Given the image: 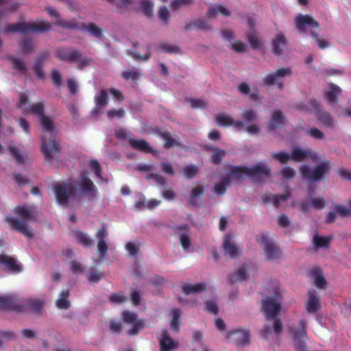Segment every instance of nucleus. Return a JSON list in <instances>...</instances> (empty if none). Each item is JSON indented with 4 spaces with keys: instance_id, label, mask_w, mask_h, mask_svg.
<instances>
[{
    "instance_id": "nucleus-1",
    "label": "nucleus",
    "mask_w": 351,
    "mask_h": 351,
    "mask_svg": "<svg viewBox=\"0 0 351 351\" xmlns=\"http://www.w3.org/2000/svg\"><path fill=\"white\" fill-rule=\"evenodd\" d=\"M40 123L43 132H49L51 136L49 141H47L45 136L41 140V152L45 156V160L51 162L53 156L58 154L60 152V144L55 138V125L53 121L47 115L41 117Z\"/></svg>"
},
{
    "instance_id": "nucleus-2",
    "label": "nucleus",
    "mask_w": 351,
    "mask_h": 351,
    "mask_svg": "<svg viewBox=\"0 0 351 351\" xmlns=\"http://www.w3.org/2000/svg\"><path fill=\"white\" fill-rule=\"evenodd\" d=\"M243 175H245L254 180L256 183L261 184L263 183L265 178L270 176L271 170L269 167L263 162H259L250 168L244 166L234 165L229 167V176H235L237 180H241Z\"/></svg>"
},
{
    "instance_id": "nucleus-3",
    "label": "nucleus",
    "mask_w": 351,
    "mask_h": 351,
    "mask_svg": "<svg viewBox=\"0 0 351 351\" xmlns=\"http://www.w3.org/2000/svg\"><path fill=\"white\" fill-rule=\"evenodd\" d=\"M295 27L300 34L309 32L311 38L315 40L319 48L324 49L330 46V43L319 38V23L311 16L307 14H299L295 18Z\"/></svg>"
},
{
    "instance_id": "nucleus-4",
    "label": "nucleus",
    "mask_w": 351,
    "mask_h": 351,
    "mask_svg": "<svg viewBox=\"0 0 351 351\" xmlns=\"http://www.w3.org/2000/svg\"><path fill=\"white\" fill-rule=\"evenodd\" d=\"M14 212L18 218L5 217L6 221L10 228L21 232L28 239L33 238L34 234L32 228L28 226L29 222L34 218L32 210L25 206H18L14 208Z\"/></svg>"
},
{
    "instance_id": "nucleus-5",
    "label": "nucleus",
    "mask_w": 351,
    "mask_h": 351,
    "mask_svg": "<svg viewBox=\"0 0 351 351\" xmlns=\"http://www.w3.org/2000/svg\"><path fill=\"white\" fill-rule=\"evenodd\" d=\"M51 29V25L49 22L41 21L38 23H26L19 22L13 24H9L5 27V32L27 34L29 32L42 33Z\"/></svg>"
},
{
    "instance_id": "nucleus-6",
    "label": "nucleus",
    "mask_w": 351,
    "mask_h": 351,
    "mask_svg": "<svg viewBox=\"0 0 351 351\" xmlns=\"http://www.w3.org/2000/svg\"><path fill=\"white\" fill-rule=\"evenodd\" d=\"M53 190L57 203L63 206H67L69 200L73 198L77 192L76 187L71 182H56Z\"/></svg>"
},
{
    "instance_id": "nucleus-7",
    "label": "nucleus",
    "mask_w": 351,
    "mask_h": 351,
    "mask_svg": "<svg viewBox=\"0 0 351 351\" xmlns=\"http://www.w3.org/2000/svg\"><path fill=\"white\" fill-rule=\"evenodd\" d=\"M330 168V162L328 160L324 161L311 169L306 165H302L300 168L303 180L310 182H316L322 179L325 174L328 173Z\"/></svg>"
},
{
    "instance_id": "nucleus-8",
    "label": "nucleus",
    "mask_w": 351,
    "mask_h": 351,
    "mask_svg": "<svg viewBox=\"0 0 351 351\" xmlns=\"http://www.w3.org/2000/svg\"><path fill=\"white\" fill-rule=\"evenodd\" d=\"M307 322L305 319H301L298 327H291L289 330L295 342V346L298 351H306V342L304 339L307 337L306 331Z\"/></svg>"
},
{
    "instance_id": "nucleus-9",
    "label": "nucleus",
    "mask_w": 351,
    "mask_h": 351,
    "mask_svg": "<svg viewBox=\"0 0 351 351\" xmlns=\"http://www.w3.org/2000/svg\"><path fill=\"white\" fill-rule=\"evenodd\" d=\"M77 185L82 192L87 195L89 201H93L97 196V189L93 182L88 178V172L81 173L77 180Z\"/></svg>"
},
{
    "instance_id": "nucleus-10",
    "label": "nucleus",
    "mask_w": 351,
    "mask_h": 351,
    "mask_svg": "<svg viewBox=\"0 0 351 351\" xmlns=\"http://www.w3.org/2000/svg\"><path fill=\"white\" fill-rule=\"evenodd\" d=\"M0 268L5 272L16 274L22 271L23 265L14 257L5 254H0Z\"/></svg>"
},
{
    "instance_id": "nucleus-11",
    "label": "nucleus",
    "mask_w": 351,
    "mask_h": 351,
    "mask_svg": "<svg viewBox=\"0 0 351 351\" xmlns=\"http://www.w3.org/2000/svg\"><path fill=\"white\" fill-rule=\"evenodd\" d=\"M280 294L278 290L276 291L274 300L267 297L263 300L262 311L265 314L267 319L275 318L281 309V306L276 300L278 299Z\"/></svg>"
},
{
    "instance_id": "nucleus-12",
    "label": "nucleus",
    "mask_w": 351,
    "mask_h": 351,
    "mask_svg": "<svg viewBox=\"0 0 351 351\" xmlns=\"http://www.w3.org/2000/svg\"><path fill=\"white\" fill-rule=\"evenodd\" d=\"M292 74V70L291 68H280L278 69L276 72L269 73L263 80V85L265 86H273L276 83L280 89H282L284 87V83L282 82H278V77H284L287 75H291Z\"/></svg>"
},
{
    "instance_id": "nucleus-13",
    "label": "nucleus",
    "mask_w": 351,
    "mask_h": 351,
    "mask_svg": "<svg viewBox=\"0 0 351 351\" xmlns=\"http://www.w3.org/2000/svg\"><path fill=\"white\" fill-rule=\"evenodd\" d=\"M250 332L247 329L239 328L229 330L227 339H232L237 346H244L250 343Z\"/></svg>"
},
{
    "instance_id": "nucleus-14",
    "label": "nucleus",
    "mask_w": 351,
    "mask_h": 351,
    "mask_svg": "<svg viewBox=\"0 0 351 351\" xmlns=\"http://www.w3.org/2000/svg\"><path fill=\"white\" fill-rule=\"evenodd\" d=\"M256 241L263 247L269 259L277 258L280 256L279 250L270 241L267 235L261 234L256 237Z\"/></svg>"
},
{
    "instance_id": "nucleus-15",
    "label": "nucleus",
    "mask_w": 351,
    "mask_h": 351,
    "mask_svg": "<svg viewBox=\"0 0 351 351\" xmlns=\"http://www.w3.org/2000/svg\"><path fill=\"white\" fill-rule=\"evenodd\" d=\"M291 157L293 161L298 162L306 159H311L313 162H316L318 160V156L315 152L309 149H302L299 147L293 148Z\"/></svg>"
},
{
    "instance_id": "nucleus-16",
    "label": "nucleus",
    "mask_w": 351,
    "mask_h": 351,
    "mask_svg": "<svg viewBox=\"0 0 351 351\" xmlns=\"http://www.w3.org/2000/svg\"><path fill=\"white\" fill-rule=\"evenodd\" d=\"M56 56L62 62L73 63L81 58L82 53L76 49L60 47L56 51Z\"/></svg>"
},
{
    "instance_id": "nucleus-17",
    "label": "nucleus",
    "mask_w": 351,
    "mask_h": 351,
    "mask_svg": "<svg viewBox=\"0 0 351 351\" xmlns=\"http://www.w3.org/2000/svg\"><path fill=\"white\" fill-rule=\"evenodd\" d=\"M0 310L23 312V305L19 304L18 300L13 295L0 296Z\"/></svg>"
},
{
    "instance_id": "nucleus-18",
    "label": "nucleus",
    "mask_w": 351,
    "mask_h": 351,
    "mask_svg": "<svg viewBox=\"0 0 351 351\" xmlns=\"http://www.w3.org/2000/svg\"><path fill=\"white\" fill-rule=\"evenodd\" d=\"M158 342L160 351H173L179 347V343L171 337L167 330L162 331Z\"/></svg>"
},
{
    "instance_id": "nucleus-19",
    "label": "nucleus",
    "mask_w": 351,
    "mask_h": 351,
    "mask_svg": "<svg viewBox=\"0 0 351 351\" xmlns=\"http://www.w3.org/2000/svg\"><path fill=\"white\" fill-rule=\"evenodd\" d=\"M108 232L107 226L104 224L95 233V237L98 240L97 250L102 258H104L108 250V246L105 241Z\"/></svg>"
},
{
    "instance_id": "nucleus-20",
    "label": "nucleus",
    "mask_w": 351,
    "mask_h": 351,
    "mask_svg": "<svg viewBox=\"0 0 351 351\" xmlns=\"http://www.w3.org/2000/svg\"><path fill=\"white\" fill-rule=\"evenodd\" d=\"M321 308L320 296L314 289L308 291V298L306 303V310L310 314H313Z\"/></svg>"
},
{
    "instance_id": "nucleus-21",
    "label": "nucleus",
    "mask_w": 351,
    "mask_h": 351,
    "mask_svg": "<svg viewBox=\"0 0 351 351\" xmlns=\"http://www.w3.org/2000/svg\"><path fill=\"white\" fill-rule=\"evenodd\" d=\"M129 145L134 149L144 153L157 154L158 152L154 150L149 144L144 139L136 140L132 138L128 139Z\"/></svg>"
},
{
    "instance_id": "nucleus-22",
    "label": "nucleus",
    "mask_w": 351,
    "mask_h": 351,
    "mask_svg": "<svg viewBox=\"0 0 351 351\" xmlns=\"http://www.w3.org/2000/svg\"><path fill=\"white\" fill-rule=\"evenodd\" d=\"M224 254L230 258H234L239 256V250L237 245L232 242V236L230 234L224 237L223 243Z\"/></svg>"
},
{
    "instance_id": "nucleus-23",
    "label": "nucleus",
    "mask_w": 351,
    "mask_h": 351,
    "mask_svg": "<svg viewBox=\"0 0 351 351\" xmlns=\"http://www.w3.org/2000/svg\"><path fill=\"white\" fill-rule=\"evenodd\" d=\"M156 133L162 139L165 140L164 147L170 149L173 147H182V143L172 138L171 133L167 130H157Z\"/></svg>"
},
{
    "instance_id": "nucleus-24",
    "label": "nucleus",
    "mask_w": 351,
    "mask_h": 351,
    "mask_svg": "<svg viewBox=\"0 0 351 351\" xmlns=\"http://www.w3.org/2000/svg\"><path fill=\"white\" fill-rule=\"evenodd\" d=\"M287 44V41L285 35L281 32L278 33L271 42L273 53L276 55L282 54Z\"/></svg>"
},
{
    "instance_id": "nucleus-25",
    "label": "nucleus",
    "mask_w": 351,
    "mask_h": 351,
    "mask_svg": "<svg viewBox=\"0 0 351 351\" xmlns=\"http://www.w3.org/2000/svg\"><path fill=\"white\" fill-rule=\"evenodd\" d=\"M315 116L319 122L324 126L328 128H334V120L330 114L328 112L322 111L319 105L318 109L315 110Z\"/></svg>"
},
{
    "instance_id": "nucleus-26",
    "label": "nucleus",
    "mask_w": 351,
    "mask_h": 351,
    "mask_svg": "<svg viewBox=\"0 0 351 351\" xmlns=\"http://www.w3.org/2000/svg\"><path fill=\"white\" fill-rule=\"evenodd\" d=\"M290 197H291V193L287 192L285 194L277 195H264L261 197V199H262L263 202L265 204L271 202L274 206L278 207L280 202L287 201L289 198H290Z\"/></svg>"
},
{
    "instance_id": "nucleus-27",
    "label": "nucleus",
    "mask_w": 351,
    "mask_h": 351,
    "mask_svg": "<svg viewBox=\"0 0 351 351\" xmlns=\"http://www.w3.org/2000/svg\"><path fill=\"white\" fill-rule=\"evenodd\" d=\"M311 275L313 277L315 285L319 289H324L326 287V280L324 277L322 269L315 267L311 271Z\"/></svg>"
},
{
    "instance_id": "nucleus-28",
    "label": "nucleus",
    "mask_w": 351,
    "mask_h": 351,
    "mask_svg": "<svg viewBox=\"0 0 351 351\" xmlns=\"http://www.w3.org/2000/svg\"><path fill=\"white\" fill-rule=\"evenodd\" d=\"M108 91L102 89L99 91V95L95 97V108L93 110L94 114H97L99 110L108 104Z\"/></svg>"
},
{
    "instance_id": "nucleus-29",
    "label": "nucleus",
    "mask_w": 351,
    "mask_h": 351,
    "mask_svg": "<svg viewBox=\"0 0 351 351\" xmlns=\"http://www.w3.org/2000/svg\"><path fill=\"white\" fill-rule=\"evenodd\" d=\"M69 295L70 291L69 289H64L60 292L59 298L56 302L58 308L66 310L70 308L71 302L68 300Z\"/></svg>"
},
{
    "instance_id": "nucleus-30",
    "label": "nucleus",
    "mask_w": 351,
    "mask_h": 351,
    "mask_svg": "<svg viewBox=\"0 0 351 351\" xmlns=\"http://www.w3.org/2000/svg\"><path fill=\"white\" fill-rule=\"evenodd\" d=\"M318 107L319 102L315 99H311L308 101V104L304 102H299L294 106L296 110L306 112L315 111L316 109H318Z\"/></svg>"
},
{
    "instance_id": "nucleus-31",
    "label": "nucleus",
    "mask_w": 351,
    "mask_h": 351,
    "mask_svg": "<svg viewBox=\"0 0 351 351\" xmlns=\"http://www.w3.org/2000/svg\"><path fill=\"white\" fill-rule=\"evenodd\" d=\"M341 92V88L335 84L330 85L329 89L325 92V97L329 104H334L337 101L338 96Z\"/></svg>"
},
{
    "instance_id": "nucleus-32",
    "label": "nucleus",
    "mask_w": 351,
    "mask_h": 351,
    "mask_svg": "<svg viewBox=\"0 0 351 351\" xmlns=\"http://www.w3.org/2000/svg\"><path fill=\"white\" fill-rule=\"evenodd\" d=\"M182 291L185 295L196 293L204 291L206 289V285L204 282L196 283L194 285L186 284L182 287Z\"/></svg>"
},
{
    "instance_id": "nucleus-33",
    "label": "nucleus",
    "mask_w": 351,
    "mask_h": 351,
    "mask_svg": "<svg viewBox=\"0 0 351 351\" xmlns=\"http://www.w3.org/2000/svg\"><path fill=\"white\" fill-rule=\"evenodd\" d=\"M145 53L143 55H141L135 51H128V54L136 61L143 60L146 62L152 57L151 45H147L145 47Z\"/></svg>"
},
{
    "instance_id": "nucleus-34",
    "label": "nucleus",
    "mask_w": 351,
    "mask_h": 351,
    "mask_svg": "<svg viewBox=\"0 0 351 351\" xmlns=\"http://www.w3.org/2000/svg\"><path fill=\"white\" fill-rule=\"evenodd\" d=\"M231 180L230 178L228 177H223L221 178L220 182L217 184H216L213 187V191L215 194L217 195H223L227 188L230 185Z\"/></svg>"
},
{
    "instance_id": "nucleus-35",
    "label": "nucleus",
    "mask_w": 351,
    "mask_h": 351,
    "mask_svg": "<svg viewBox=\"0 0 351 351\" xmlns=\"http://www.w3.org/2000/svg\"><path fill=\"white\" fill-rule=\"evenodd\" d=\"M85 30L96 38H101L102 36L103 29L97 26L94 23H90L88 25L82 23L81 31Z\"/></svg>"
},
{
    "instance_id": "nucleus-36",
    "label": "nucleus",
    "mask_w": 351,
    "mask_h": 351,
    "mask_svg": "<svg viewBox=\"0 0 351 351\" xmlns=\"http://www.w3.org/2000/svg\"><path fill=\"white\" fill-rule=\"evenodd\" d=\"M332 240L331 237H322L317 234H314L313 238V243L317 248L328 247Z\"/></svg>"
},
{
    "instance_id": "nucleus-37",
    "label": "nucleus",
    "mask_w": 351,
    "mask_h": 351,
    "mask_svg": "<svg viewBox=\"0 0 351 351\" xmlns=\"http://www.w3.org/2000/svg\"><path fill=\"white\" fill-rule=\"evenodd\" d=\"M158 49L163 53L171 54H177L181 53L180 48L177 45L169 44L165 42H161L158 45Z\"/></svg>"
},
{
    "instance_id": "nucleus-38",
    "label": "nucleus",
    "mask_w": 351,
    "mask_h": 351,
    "mask_svg": "<svg viewBox=\"0 0 351 351\" xmlns=\"http://www.w3.org/2000/svg\"><path fill=\"white\" fill-rule=\"evenodd\" d=\"M219 13L225 16H228L230 14V11L228 10L225 7L221 5H217L216 6L210 7L207 11L206 16L209 18H211Z\"/></svg>"
},
{
    "instance_id": "nucleus-39",
    "label": "nucleus",
    "mask_w": 351,
    "mask_h": 351,
    "mask_svg": "<svg viewBox=\"0 0 351 351\" xmlns=\"http://www.w3.org/2000/svg\"><path fill=\"white\" fill-rule=\"evenodd\" d=\"M284 118V115L280 110H274L270 120L271 129L274 130L278 125H282L283 123Z\"/></svg>"
},
{
    "instance_id": "nucleus-40",
    "label": "nucleus",
    "mask_w": 351,
    "mask_h": 351,
    "mask_svg": "<svg viewBox=\"0 0 351 351\" xmlns=\"http://www.w3.org/2000/svg\"><path fill=\"white\" fill-rule=\"evenodd\" d=\"M139 5L141 12L147 17H150L154 13V3L149 0H140Z\"/></svg>"
},
{
    "instance_id": "nucleus-41",
    "label": "nucleus",
    "mask_w": 351,
    "mask_h": 351,
    "mask_svg": "<svg viewBox=\"0 0 351 351\" xmlns=\"http://www.w3.org/2000/svg\"><path fill=\"white\" fill-rule=\"evenodd\" d=\"M25 308H29L32 311L36 313H40L43 307V302L40 300L29 299L26 301Z\"/></svg>"
},
{
    "instance_id": "nucleus-42",
    "label": "nucleus",
    "mask_w": 351,
    "mask_h": 351,
    "mask_svg": "<svg viewBox=\"0 0 351 351\" xmlns=\"http://www.w3.org/2000/svg\"><path fill=\"white\" fill-rule=\"evenodd\" d=\"M55 24L69 29H78L81 31V24L77 23L75 20L66 21L58 19Z\"/></svg>"
},
{
    "instance_id": "nucleus-43",
    "label": "nucleus",
    "mask_w": 351,
    "mask_h": 351,
    "mask_svg": "<svg viewBox=\"0 0 351 351\" xmlns=\"http://www.w3.org/2000/svg\"><path fill=\"white\" fill-rule=\"evenodd\" d=\"M181 315L180 309L174 308L172 310V319L170 322L171 328L175 331H178L180 329V318Z\"/></svg>"
},
{
    "instance_id": "nucleus-44",
    "label": "nucleus",
    "mask_w": 351,
    "mask_h": 351,
    "mask_svg": "<svg viewBox=\"0 0 351 351\" xmlns=\"http://www.w3.org/2000/svg\"><path fill=\"white\" fill-rule=\"evenodd\" d=\"M45 105L43 102H36L32 104L29 108V112L32 114L37 115L40 119L41 117L45 115L44 114Z\"/></svg>"
},
{
    "instance_id": "nucleus-45",
    "label": "nucleus",
    "mask_w": 351,
    "mask_h": 351,
    "mask_svg": "<svg viewBox=\"0 0 351 351\" xmlns=\"http://www.w3.org/2000/svg\"><path fill=\"white\" fill-rule=\"evenodd\" d=\"M247 278V274L243 268H240L237 271L232 273L228 276L230 282L234 283L237 281H243Z\"/></svg>"
},
{
    "instance_id": "nucleus-46",
    "label": "nucleus",
    "mask_w": 351,
    "mask_h": 351,
    "mask_svg": "<svg viewBox=\"0 0 351 351\" xmlns=\"http://www.w3.org/2000/svg\"><path fill=\"white\" fill-rule=\"evenodd\" d=\"M9 59L12 61L14 69L19 71L22 74L27 73V69L23 60L15 57H10Z\"/></svg>"
},
{
    "instance_id": "nucleus-47",
    "label": "nucleus",
    "mask_w": 351,
    "mask_h": 351,
    "mask_svg": "<svg viewBox=\"0 0 351 351\" xmlns=\"http://www.w3.org/2000/svg\"><path fill=\"white\" fill-rule=\"evenodd\" d=\"M217 125L221 126H230L233 123V119L229 115L219 114L215 116Z\"/></svg>"
},
{
    "instance_id": "nucleus-48",
    "label": "nucleus",
    "mask_w": 351,
    "mask_h": 351,
    "mask_svg": "<svg viewBox=\"0 0 351 351\" xmlns=\"http://www.w3.org/2000/svg\"><path fill=\"white\" fill-rule=\"evenodd\" d=\"M75 238L78 243L85 247H90L92 245L91 239L82 231H77L75 232Z\"/></svg>"
},
{
    "instance_id": "nucleus-49",
    "label": "nucleus",
    "mask_w": 351,
    "mask_h": 351,
    "mask_svg": "<svg viewBox=\"0 0 351 351\" xmlns=\"http://www.w3.org/2000/svg\"><path fill=\"white\" fill-rule=\"evenodd\" d=\"M213 154L211 156V161L214 165H219L221 163L223 157L226 154V152L217 147H213Z\"/></svg>"
},
{
    "instance_id": "nucleus-50",
    "label": "nucleus",
    "mask_w": 351,
    "mask_h": 351,
    "mask_svg": "<svg viewBox=\"0 0 351 351\" xmlns=\"http://www.w3.org/2000/svg\"><path fill=\"white\" fill-rule=\"evenodd\" d=\"M194 0H172L171 3V8L174 10H178L182 7H187L192 5Z\"/></svg>"
},
{
    "instance_id": "nucleus-51",
    "label": "nucleus",
    "mask_w": 351,
    "mask_h": 351,
    "mask_svg": "<svg viewBox=\"0 0 351 351\" xmlns=\"http://www.w3.org/2000/svg\"><path fill=\"white\" fill-rule=\"evenodd\" d=\"M140 73L138 71H133V70H125V71H123L122 73H121V77L123 79H124L125 80L128 81V80H132V81H136L139 76H140Z\"/></svg>"
},
{
    "instance_id": "nucleus-52",
    "label": "nucleus",
    "mask_w": 351,
    "mask_h": 351,
    "mask_svg": "<svg viewBox=\"0 0 351 351\" xmlns=\"http://www.w3.org/2000/svg\"><path fill=\"white\" fill-rule=\"evenodd\" d=\"M19 46L21 49L26 53H30L34 49L33 41L32 39L28 38H25L21 40V41L19 43Z\"/></svg>"
},
{
    "instance_id": "nucleus-53",
    "label": "nucleus",
    "mask_w": 351,
    "mask_h": 351,
    "mask_svg": "<svg viewBox=\"0 0 351 351\" xmlns=\"http://www.w3.org/2000/svg\"><path fill=\"white\" fill-rule=\"evenodd\" d=\"M145 326V322L143 319H138L137 322L133 324L132 327L128 331V334L130 336H134L138 333V332L143 329Z\"/></svg>"
},
{
    "instance_id": "nucleus-54",
    "label": "nucleus",
    "mask_w": 351,
    "mask_h": 351,
    "mask_svg": "<svg viewBox=\"0 0 351 351\" xmlns=\"http://www.w3.org/2000/svg\"><path fill=\"white\" fill-rule=\"evenodd\" d=\"M205 311L213 315H217L219 307L215 301L208 300L205 302Z\"/></svg>"
},
{
    "instance_id": "nucleus-55",
    "label": "nucleus",
    "mask_w": 351,
    "mask_h": 351,
    "mask_svg": "<svg viewBox=\"0 0 351 351\" xmlns=\"http://www.w3.org/2000/svg\"><path fill=\"white\" fill-rule=\"evenodd\" d=\"M122 317L123 321L128 324H134L138 320L135 313L127 310L122 313Z\"/></svg>"
},
{
    "instance_id": "nucleus-56",
    "label": "nucleus",
    "mask_w": 351,
    "mask_h": 351,
    "mask_svg": "<svg viewBox=\"0 0 351 351\" xmlns=\"http://www.w3.org/2000/svg\"><path fill=\"white\" fill-rule=\"evenodd\" d=\"M272 157L278 160L281 164H285L289 160H291V155L285 152L272 154Z\"/></svg>"
},
{
    "instance_id": "nucleus-57",
    "label": "nucleus",
    "mask_w": 351,
    "mask_h": 351,
    "mask_svg": "<svg viewBox=\"0 0 351 351\" xmlns=\"http://www.w3.org/2000/svg\"><path fill=\"white\" fill-rule=\"evenodd\" d=\"M125 112L123 109H112L107 112L106 115L109 119L114 118L121 119L124 117Z\"/></svg>"
},
{
    "instance_id": "nucleus-58",
    "label": "nucleus",
    "mask_w": 351,
    "mask_h": 351,
    "mask_svg": "<svg viewBox=\"0 0 351 351\" xmlns=\"http://www.w3.org/2000/svg\"><path fill=\"white\" fill-rule=\"evenodd\" d=\"M89 167L94 171L98 178H101V167L97 160H90L88 162Z\"/></svg>"
},
{
    "instance_id": "nucleus-59",
    "label": "nucleus",
    "mask_w": 351,
    "mask_h": 351,
    "mask_svg": "<svg viewBox=\"0 0 351 351\" xmlns=\"http://www.w3.org/2000/svg\"><path fill=\"white\" fill-rule=\"evenodd\" d=\"M8 149L18 164H22L24 162L23 158L19 149L13 146H9Z\"/></svg>"
},
{
    "instance_id": "nucleus-60",
    "label": "nucleus",
    "mask_w": 351,
    "mask_h": 351,
    "mask_svg": "<svg viewBox=\"0 0 351 351\" xmlns=\"http://www.w3.org/2000/svg\"><path fill=\"white\" fill-rule=\"evenodd\" d=\"M198 169L195 165L188 166L184 168L183 172L188 179L193 178L197 174Z\"/></svg>"
},
{
    "instance_id": "nucleus-61",
    "label": "nucleus",
    "mask_w": 351,
    "mask_h": 351,
    "mask_svg": "<svg viewBox=\"0 0 351 351\" xmlns=\"http://www.w3.org/2000/svg\"><path fill=\"white\" fill-rule=\"evenodd\" d=\"M158 17L166 25L169 23V12L166 6H162L159 8Z\"/></svg>"
},
{
    "instance_id": "nucleus-62",
    "label": "nucleus",
    "mask_w": 351,
    "mask_h": 351,
    "mask_svg": "<svg viewBox=\"0 0 351 351\" xmlns=\"http://www.w3.org/2000/svg\"><path fill=\"white\" fill-rule=\"evenodd\" d=\"M334 210L336 213L339 214L341 217L351 216L350 209L347 208L345 206L341 204L335 205Z\"/></svg>"
},
{
    "instance_id": "nucleus-63",
    "label": "nucleus",
    "mask_w": 351,
    "mask_h": 351,
    "mask_svg": "<svg viewBox=\"0 0 351 351\" xmlns=\"http://www.w3.org/2000/svg\"><path fill=\"white\" fill-rule=\"evenodd\" d=\"M241 117L247 122H252L256 119V113L251 109L245 110L242 112Z\"/></svg>"
},
{
    "instance_id": "nucleus-64",
    "label": "nucleus",
    "mask_w": 351,
    "mask_h": 351,
    "mask_svg": "<svg viewBox=\"0 0 351 351\" xmlns=\"http://www.w3.org/2000/svg\"><path fill=\"white\" fill-rule=\"evenodd\" d=\"M280 174L284 179L291 180L295 176V171L293 168L286 167L281 170Z\"/></svg>"
}]
</instances>
